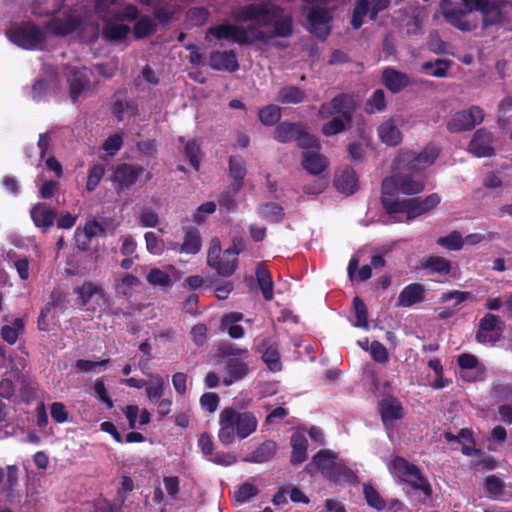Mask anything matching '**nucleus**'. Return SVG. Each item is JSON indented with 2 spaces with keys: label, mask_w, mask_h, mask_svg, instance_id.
Segmentation results:
<instances>
[{
  "label": "nucleus",
  "mask_w": 512,
  "mask_h": 512,
  "mask_svg": "<svg viewBox=\"0 0 512 512\" xmlns=\"http://www.w3.org/2000/svg\"><path fill=\"white\" fill-rule=\"evenodd\" d=\"M283 13L281 6L262 1L239 6L234 11V18L239 23H255L258 29L272 25V32L267 34L266 40L289 38L293 34V18Z\"/></svg>",
  "instance_id": "1"
},
{
  "label": "nucleus",
  "mask_w": 512,
  "mask_h": 512,
  "mask_svg": "<svg viewBox=\"0 0 512 512\" xmlns=\"http://www.w3.org/2000/svg\"><path fill=\"white\" fill-rule=\"evenodd\" d=\"M207 34L213 35L217 40H232L239 45H252L258 41L264 42L267 38V33L255 25L243 28L230 23L211 26L208 28Z\"/></svg>",
  "instance_id": "2"
},
{
  "label": "nucleus",
  "mask_w": 512,
  "mask_h": 512,
  "mask_svg": "<svg viewBox=\"0 0 512 512\" xmlns=\"http://www.w3.org/2000/svg\"><path fill=\"white\" fill-rule=\"evenodd\" d=\"M7 37L12 43L26 50L38 49L47 40L45 30L32 21L21 22L11 28L7 32Z\"/></svg>",
  "instance_id": "3"
},
{
  "label": "nucleus",
  "mask_w": 512,
  "mask_h": 512,
  "mask_svg": "<svg viewBox=\"0 0 512 512\" xmlns=\"http://www.w3.org/2000/svg\"><path fill=\"white\" fill-rule=\"evenodd\" d=\"M390 470L400 482H407L414 489L423 491L427 496L431 495V486L423 477L420 469L403 457H395L391 463Z\"/></svg>",
  "instance_id": "4"
},
{
  "label": "nucleus",
  "mask_w": 512,
  "mask_h": 512,
  "mask_svg": "<svg viewBox=\"0 0 512 512\" xmlns=\"http://www.w3.org/2000/svg\"><path fill=\"white\" fill-rule=\"evenodd\" d=\"M208 265L223 277L231 276L236 268L238 259L232 249H226L221 255V245L218 238H213L207 256Z\"/></svg>",
  "instance_id": "5"
},
{
  "label": "nucleus",
  "mask_w": 512,
  "mask_h": 512,
  "mask_svg": "<svg viewBox=\"0 0 512 512\" xmlns=\"http://www.w3.org/2000/svg\"><path fill=\"white\" fill-rule=\"evenodd\" d=\"M439 154L440 148L434 143H429L420 153L407 151L402 153L396 161L404 163L403 168L406 171L418 172L434 164Z\"/></svg>",
  "instance_id": "6"
},
{
  "label": "nucleus",
  "mask_w": 512,
  "mask_h": 512,
  "mask_svg": "<svg viewBox=\"0 0 512 512\" xmlns=\"http://www.w3.org/2000/svg\"><path fill=\"white\" fill-rule=\"evenodd\" d=\"M66 79L71 100L76 103L92 87L94 73L87 67L66 66Z\"/></svg>",
  "instance_id": "7"
},
{
  "label": "nucleus",
  "mask_w": 512,
  "mask_h": 512,
  "mask_svg": "<svg viewBox=\"0 0 512 512\" xmlns=\"http://www.w3.org/2000/svg\"><path fill=\"white\" fill-rule=\"evenodd\" d=\"M440 10L445 21L460 31L470 32L477 27L476 23L468 20L469 13L463 9L462 3L441 0Z\"/></svg>",
  "instance_id": "8"
},
{
  "label": "nucleus",
  "mask_w": 512,
  "mask_h": 512,
  "mask_svg": "<svg viewBox=\"0 0 512 512\" xmlns=\"http://www.w3.org/2000/svg\"><path fill=\"white\" fill-rule=\"evenodd\" d=\"M440 203V196L432 193L425 198L419 197L401 201L399 212L395 215H403L406 220H413L423 214L428 213Z\"/></svg>",
  "instance_id": "9"
},
{
  "label": "nucleus",
  "mask_w": 512,
  "mask_h": 512,
  "mask_svg": "<svg viewBox=\"0 0 512 512\" xmlns=\"http://www.w3.org/2000/svg\"><path fill=\"white\" fill-rule=\"evenodd\" d=\"M87 17L82 14L70 13L65 17H55L45 24V29L54 36L63 37L83 30Z\"/></svg>",
  "instance_id": "10"
},
{
  "label": "nucleus",
  "mask_w": 512,
  "mask_h": 512,
  "mask_svg": "<svg viewBox=\"0 0 512 512\" xmlns=\"http://www.w3.org/2000/svg\"><path fill=\"white\" fill-rule=\"evenodd\" d=\"M143 173L144 168L141 165L122 163L114 168L110 180L116 184L117 192H120L129 190Z\"/></svg>",
  "instance_id": "11"
},
{
  "label": "nucleus",
  "mask_w": 512,
  "mask_h": 512,
  "mask_svg": "<svg viewBox=\"0 0 512 512\" xmlns=\"http://www.w3.org/2000/svg\"><path fill=\"white\" fill-rule=\"evenodd\" d=\"M400 192V186L396 172L391 176L385 177L381 183V204L387 214L393 216L399 212L401 201L397 199Z\"/></svg>",
  "instance_id": "12"
},
{
  "label": "nucleus",
  "mask_w": 512,
  "mask_h": 512,
  "mask_svg": "<svg viewBox=\"0 0 512 512\" xmlns=\"http://www.w3.org/2000/svg\"><path fill=\"white\" fill-rule=\"evenodd\" d=\"M329 12L325 8L314 7L307 15V30L319 40L325 41L331 33Z\"/></svg>",
  "instance_id": "13"
},
{
  "label": "nucleus",
  "mask_w": 512,
  "mask_h": 512,
  "mask_svg": "<svg viewBox=\"0 0 512 512\" xmlns=\"http://www.w3.org/2000/svg\"><path fill=\"white\" fill-rule=\"evenodd\" d=\"M502 321L497 315L487 313L479 322V327L476 332V340L479 343L495 344L501 337Z\"/></svg>",
  "instance_id": "14"
},
{
  "label": "nucleus",
  "mask_w": 512,
  "mask_h": 512,
  "mask_svg": "<svg viewBox=\"0 0 512 512\" xmlns=\"http://www.w3.org/2000/svg\"><path fill=\"white\" fill-rule=\"evenodd\" d=\"M224 410L232 412V423L235 426L236 434L240 439H245L256 431L258 419L250 411L238 412L234 408L228 407Z\"/></svg>",
  "instance_id": "15"
},
{
  "label": "nucleus",
  "mask_w": 512,
  "mask_h": 512,
  "mask_svg": "<svg viewBox=\"0 0 512 512\" xmlns=\"http://www.w3.org/2000/svg\"><path fill=\"white\" fill-rule=\"evenodd\" d=\"M208 65L215 71L236 72L239 62L234 50H213L209 54Z\"/></svg>",
  "instance_id": "16"
},
{
  "label": "nucleus",
  "mask_w": 512,
  "mask_h": 512,
  "mask_svg": "<svg viewBox=\"0 0 512 512\" xmlns=\"http://www.w3.org/2000/svg\"><path fill=\"white\" fill-rule=\"evenodd\" d=\"M7 477L1 486V493L5 501L10 505L20 504L21 495L19 492V468L17 465H8Z\"/></svg>",
  "instance_id": "17"
},
{
  "label": "nucleus",
  "mask_w": 512,
  "mask_h": 512,
  "mask_svg": "<svg viewBox=\"0 0 512 512\" xmlns=\"http://www.w3.org/2000/svg\"><path fill=\"white\" fill-rule=\"evenodd\" d=\"M492 133L484 128L478 129L469 143L468 150L476 157H491L494 155Z\"/></svg>",
  "instance_id": "18"
},
{
  "label": "nucleus",
  "mask_w": 512,
  "mask_h": 512,
  "mask_svg": "<svg viewBox=\"0 0 512 512\" xmlns=\"http://www.w3.org/2000/svg\"><path fill=\"white\" fill-rule=\"evenodd\" d=\"M334 186L342 194L347 196L354 194L359 187L358 176L355 170L350 166H346L337 171L334 177Z\"/></svg>",
  "instance_id": "19"
},
{
  "label": "nucleus",
  "mask_w": 512,
  "mask_h": 512,
  "mask_svg": "<svg viewBox=\"0 0 512 512\" xmlns=\"http://www.w3.org/2000/svg\"><path fill=\"white\" fill-rule=\"evenodd\" d=\"M74 293L78 295L76 301L81 307L86 306L92 300H95L98 304L106 302L103 288L90 281H86L81 286L76 287Z\"/></svg>",
  "instance_id": "20"
},
{
  "label": "nucleus",
  "mask_w": 512,
  "mask_h": 512,
  "mask_svg": "<svg viewBox=\"0 0 512 512\" xmlns=\"http://www.w3.org/2000/svg\"><path fill=\"white\" fill-rule=\"evenodd\" d=\"M397 165L399 169H403L405 171L396 172L398 184L400 186V192L405 195H415L421 193L425 188L423 180L420 177L414 175L415 172L406 171L403 166H401V163L397 162Z\"/></svg>",
  "instance_id": "21"
},
{
  "label": "nucleus",
  "mask_w": 512,
  "mask_h": 512,
  "mask_svg": "<svg viewBox=\"0 0 512 512\" xmlns=\"http://www.w3.org/2000/svg\"><path fill=\"white\" fill-rule=\"evenodd\" d=\"M335 113L340 114L342 118L351 126L353 114L357 108V103L353 95L340 93L333 97L330 101Z\"/></svg>",
  "instance_id": "22"
},
{
  "label": "nucleus",
  "mask_w": 512,
  "mask_h": 512,
  "mask_svg": "<svg viewBox=\"0 0 512 512\" xmlns=\"http://www.w3.org/2000/svg\"><path fill=\"white\" fill-rule=\"evenodd\" d=\"M380 413L383 424L389 429L395 420L403 417V408L397 398L387 397L380 403Z\"/></svg>",
  "instance_id": "23"
},
{
  "label": "nucleus",
  "mask_w": 512,
  "mask_h": 512,
  "mask_svg": "<svg viewBox=\"0 0 512 512\" xmlns=\"http://www.w3.org/2000/svg\"><path fill=\"white\" fill-rule=\"evenodd\" d=\"M425 287L419 283L407 285L399 294L397 299V307H411L420 303L425 297Z\"/></svg>",
  "instance_id": "24"
},
{
  "label": "nucleus",
  "mask_w": 512,
  "mask_h": 512,
  "mask_svg": "<svg viewBox=\"0 0 512 512\" xmlns=\"http://www.w3.org/2000/svg\"><path fill=\"white\" fill-rule=\"evenodd\" d=\"M382 83L392 93H399L408 86L409 77L403 72L388 67L382 72Z\"/></svg>",
  "instance_id": "25"
},
{
  "label": "nucleus",
  "mask_w": 512,
  "mask_h": 512,
  "mask_svg": "<svg viewBox=\"0 0 512 512\" xmlns=\"http://www.w3.org/2000/svg\"><path fill=\"white\" fill-rule=\"evenodd\" d=\"M328 164V159L319 151H303L302 166L309 174L320 175L326 170Z\"/></svg>",
  "instance_id": "26"
},
{
  "label": "nucleus",
  "mask_w": 512,
  "mask_h": 512,
  "mask_svg": "<svg viewBox=\"0 0 512 512\" xmlns=\"http://www.w3.org/2000/svg\"><path fill=\"white\" fill-rule=\"evenodd\" d=\"M508 4L507 0H489L486 8L481 12L484 27L496 26L502 22V8Z\"/></svg>",
  "instance_id": "27"
},
{
  "label": "nucleus",
  "mask_w": 512,
  "mask_h": 512,
  "mask_svg": "<svg viewBox=\"0 0 512 512\" xmlns=\"http://www.w3.org/2000/svg\"><path fill=\"white\" fill-rule=\"evenodd\" d=\"M229 177L232 179V189L234 194L239 192L243 187V181L247 174L244 160L240 156L229 157Z\"/></svg>",
  "instance_id": "28"
},
{
  "label": "nucleus",
  "mask_w": 512,
  "mask_h": 512,
  "mask_svg": "<svg viewBox=\"0 0 512 512\" xmlns=\"http://www.w3.org/2000/svg\"><path fill=\"white\" fill-rule=\"evenodd\" d=\"M377 132L381 141L388 146H397L402 141V133L393 119L384 121Z\"/></svg>",
  "instance_id": "29"
},
{
  "label": "nucleus",
  "mask_w": 512,
  "mask_h": 512,
  "mask_svg": "<svg viewBox=\"0 0 512 512\" xmlns=\"http://www.w3.org/2000/svg\"><path fill=\"white\" fill-rule=\"evenodd\" d=\"M336 460L337 455L331 450H320L314 455L312 462L307 465V470L311 473L312 470L310 467L314 466L324 477L330 476L329 471Z\"/></svg>",
  "instance_id": "30"
},
{
  "label": "nucleus",
  "mask_w": 512,
  "mask_h": 512,
  "mask_svg": "<svg viewBox=\"0 0 512 512\" xmlns=\"http://www.w3.org/2000/svg\"><path fill=\"white\" fill-rule=\"evenodd\" d=\"M103 37L110 42H117L126 39L131 29L128 25L119 23L120 21H114V19H108L103 21Z\"/></svg>",
  "instance_id": "31"
},
{
  "label": "nucleus",
  "mask_w": 512,
  "mask_h": 512,
  "mask_svg": "<svg viewBox=\"0 0 512 512\" xmlns=\"http://www.w3.org/2000/svg\"><path fill=\"white\" fill-rule=\"evenodd\" d=\"M179 246V250L182 253L186 254H197L202 246V239L198 230L194 228H189L185 231V237L182 244L174 243L172 244L173 249H177Z\"/></svg>",
  "instance_id": "32"
},
{
  "label": "nucleus",
  "mask_w": 512,
  "mask_h": 512,
  "mask_svg": "<svg viewBox=\"0 0 512 512\" xmlns=\"http://www.w3.org/2000/svg\"><path fill=\"white\" fill-rule=\"evenodd\" d=\"M306 98V93L298 86L286 85L279 89L276 101L283 105L300 104Z\"/></svg>",
  "instance_id": "33"
},
{
  "label": "nucleus",
  "mask_w": 512,
  "mask_h": 512,
  "mask_svg": "<svg viewBox=\"0 0 512 512\" xmlns=\"http://www.w3.org/2000/svg\"><path fill=\"white\" fill-rule=\"evenodd\" d=\"M104 233L103 226H78L74 238L79 249L87 250L92 238Z\"/></svg>",
  "instance_id": "34"
},
{
  "label": "nucleus",
  "mask_w": 512,
  "mask_h": 512,
  "mask_svg": "<svg viewBox=\"0 0 512 512\" xmlns=\"http://www.w3.org/2000/svg\"><path fill=\"white\" fill-rule=\"evenodd\" d=\"M232 412L229 410H222L219 416L221 428L218 433L220 442L225 445L231 444L236 434L235 426L232 423Z\"/></svg>",
  "instance_id": "35"
},
{
  "label": "nucleus",
  "mask_w": 512,
  "mask_h": 512,
  "mask_svg": "<svg viewBox=\"0 0 512 512\" xmlns=\"http://www.w3.org/2000/svg\"><path fill=\"white\" fill-rule=\"evenodd\" d=\"M422 267L429 270L430 274L448 275L451 271V262L438 255H428L421 261Z\"/></svg>",
  "instance_id": "36"
},
{
  "label": "nucleus",
  "mask_w": 512,
  "mask_h": 512,
  "mask_svg": "<svg viewBox=\"0 0 512 512\" xmlns=\"http://www.w3.org/2000/svg\"><path fill=\"white\" fill-rule=\"evenodd\" d=\"M302 126L303 125L301 123L287 121L281 122L274 130V139L280 143H288L293 140L296 141Z\"/></svg>",
  "instance_id": "37"
},
{
  "label": "nucleus",
  "mask_w": 512,
  "mask_h": 512,
  "mask_svg": "<svg viewBox=\"0 0 512 512\" xmlns=\"http://www.w3.org/2000/svg\"><path fill=\"white\" fill-rule=\"evenodd\" d=\"M30 216L34 224H54L57 212L46 203H37L30 210Z\"/></svg>",
  "instance_id": "38"
},
{
  "label": "nucleus",
  "mask_w": 512,
  "mask_h": 512,
  "mask_svg": "<svg viewBox=\"0 0 512 512\" xmlns=\"http://www.w3.org/2000/svg\"><path fill=\"white\" fill-rule=\"evenodd\" d=\"M292 452L290 461L292 464H300L307 459L308 442L304 434L294 433L291 436Z\"/></svg>",
  "instance_id": "39"
},
{
  "label": "nucleus",
  "mask_w": 512,
  "mask_h": 512,
  "mask_svg": "<svg viewBox=\"0 0 512 512\" xmlns=\"http://www.w3.org/2000/svg\"><path fill=\"white\" fill-rule=\"evenodd\" d=\"M63 4L64 0H34L31 11L37 17H47L60 11Z\"/></svg>",
  "instance_id": "40"
},
{
  "label": "nucleus",
  "mask_w": 512,
  "mask_h": 512,
  "mask_svg": "<svg viewBox=\"0 0 512 512\" xmlns=\"http://www.w3.org/2000/svg\"><path fill=\"white\" fill-rule=\"evenodd\" d=\"M277 450L276 442L272 440H267L263 442L256 450L252 452V454L246 457L244 460L246 462L252 463H263L265 461L270 460Z\"/></svg>",
  "instance_id": "41"
},
{
  "label": "nucleus",
  "mask_w": 512,
  "mask_h": 512,
  "mask_svg": "<svg viewBox=\"0 0 512 512\" xmlns=\"http://www.w3.org/2000/svg\"><path fill=\"white\" fill-rule=\"evenodd\" d=\"M256 278L264 299L271 301L273 299V281L270 272L262 263L257 265Z\"/></svg>",
  "instance_id": "42"
},
{
  "label": "nucleus",
  "mask_w": 512,
  "mask_h": 512,
  "mask_svg": "<svg viewBox=\"0 0 512 512\" xmlns=\"http://www.w3.org/2000/svg\"><path fill=\"white\" fill-rule=\"evenodd\" d=\"M451 64V60L437 58L435 61L424 62L421 68L423 71H425L426 73L433 77L444 78L447 76Z\"/></svg>",
  "instance_id": "43"
},
{
  "label": "nucleus",
  "mask_w": 512,
  "mask_h": 512,
  "mask_svg": "<svg viewBox=\"0 0 512 512\" xmlns=\"http://www.w3.org/2000/svg\"><path fill=\"white\" fill-rule=\"evenodd\" d=\"M245 357H231L225 362V370L228 375L234 376V379L242 380L250 371L249 366L244 362Z\"/></svg>",
  "instance_id": "44"
},
{
  "label": "nucleus",
  "mask_w": 512,
  "mask_h": 512,
  "mask_svg": "<svg viewBox=\"0 0 512 512\" xmlns=\"http://www.w3.org/2000/svg\"><path fill=\"white\" fill-rule=\"evenodd\" d=\"M329 474L330 476H326L325 478L334 482L345 481L352 483L357 479V475L350 468L337 460L333 464Z\"/></svg>",
  "instance_id": "45"
},
{
  "label": "nucleus",
  "mask_w": 512,
  "mask_h": 512,
  "mask_svg": "<svg viewBox=\"0 0 512 512\" xmlns=\"http://www.w3.org/2000/svg\"><path fill=\"white\" fill-rule=\"evenodd\" d=\"M469 117L465 110L456 112L447 124L448 130L453 133L472 130L473 121Z\"/></svg>",
  "instance_id": "46"
},
{
  "label": "nucleus",
  "mask_w": 512,
  "mask_h": 512,
  "mask_svg": "<svg viewBox=\"0 0 512 512\" xmlns=\"http://www.w3.org/2000/svg\"><path fill=\"white\" fill-rule=\"evenodd\" d=\"M156 31V24L148 17L143 16L133 26V36L136 40L144 39Z\"/></svg>",
  "instance_id": "47"
},
{
  "label": "nucleus",
  "mask_w": 512,
  "mask_h": 512,
  "mask_svg": "<svg viewBox=\"0 0 512 512\" xmlns=\"http://www.w3.org/2000/svg\"><path fill=\"white\" fill-rule=\"evenodd\" d=\"M369 12V0H357L354 4L350 24L358 30L364 23V18Z\"/></svg>",
  "instance_id": "48"
},
{
  "label": "nucleus",
  "mask_w": 512,
  "mask_h": 512,
  "mask_svg": "<svg viewBox=\"0 0 512 512\" xmlns=\"http://www.w3.org/2000/svg\"><path fill=\"white\" fill-rule=\"evenodd\" d=\"M385 92L382 89H377L367 99L364 110L368 114L381 112L386 108Z\"/></svg>",
  "instance_id": "49"
},
{
  "label": "nucleus",
  "mask_w": 512,
  "mask_h": 512,
  "mask_svg": "<svg viewBox=\"0 0 512 512\" xmlns=\"http://www.w3.org/2000/svg\"><path fill=\"white\" fill-rule=\"evenodd\" d=\"M260 122L265 126L276 124L281 118V109L275 104H269L258 111Z\"/></svg>",
  "instance_id": "50"
},
{
  "label": "nucleus",
  "mask_w": 512,
  "mask_h": 512,
  "mask_svg": "<svg viewBox=\"0 0 512 512\" xmlns=\"http://www.w3.org/2000/svg\"><path fill=\"white\" fill-rule=\"evenodd\" d=\"M146 280L150 285L159 288L168 287L173 283L170 275L159 268L151 269L146 275Z\"/></svg>",
  "instance_id": "51"
},
{
  "label": "nucleus",
  "mask_w": 512,
  "mask_h": 512,
  "mask_svg": "<svg viewBox=\"0 0 512 512\" xmlns=\"http://www.w3.org/2000/svg\"><path fill=\"white\" fill-rule=\"evenodd\" d=\"M118 0H95L94 9L96 14L102 21L114 19L113 14L116 13Z\"/></svg>",
  "instance_id": "52"
},
{
  "label": "nucleus",
  "mask_w": 512,
  "mask_h": 512,
  "mask_svg": "<svg viewBox=\"0 0 512 512\" xmlns=\"http://www.w3.org/2000/svg\"><path fill=\"white\" fill-rule=\"evenodd\" d=\"M24 328V323L20 318L14 320L13 325H4L1 328L2 339L10 345L16 343L19 337V332Z\"/></svg>",
  "instance_id": "53"
},
{
  "label": "nucleus",
  "mask_w": 512,
  "mask_h": 512,
  "mask_svg": "<svg viewBox=\"0 0 512 512\" xmlns=\"http://www.w3.org/2000/svg\"><path fill=\"white\" fill-rule=\"evenodd\" d=\"M363 493L369 506L376 510H383L386 507L385 500L377 492V490L370 484L363 485Z\"/></svg>",
  "instance_id": "54"
},
{
  "label": "nucleus",
  "mask_w": 512,
  "mask_h": 512,
  "mask_svg": "<svg viewBox=\"0 0 512 512\" xmlns=\"http://www.w3.org/2000/svg\"><path fill=\"white\" fill-rule=\"evenodd\" d=\"M298 146L304 151H319L321 149L317 138L310 135L302 126L296 138Z\"/></svg>",
  "instance_id": "55"
},
{
  "label": "nucleus",
  "mask_w": 512,
  "mask_h": 512,
  "mask_svg": "<svg viewBox=\"0 0 512 512\" xmlns=\"http://www.w3.org/2000/svg\"><path fill=\"white\" fill-rule=\"evenodd\" d=\"M436 242L441 247L450 251H458L464 245V240L457 231H453L445 237H439Z\"/></svg>",
  "instance_id": "56"
},
{
  "label": "nucleus",
  "mask_w": 512,
  "mask_h": 512,
  "mask_svg": "<svg viewBox=\"0 0 512 512\" xmlns=\"http://www.w3.org/2000/svg\"><path fill=\"white\" fill-rule=\"evenodd\" d=\"M353 307L356 316V322L354 323V326L367 330L369 328L368 311L365 303L359 297H355L353 299Z\"/></svg>",
  "instance_id": "57"
},
{
  "label": "nucleus",
  "mask_w": 512,
  "mask_h": 512,
  "mask_svg": "<svg viewBox=\"0 0 512 512\" xmlns=\"http://www.w3.org/2000/svg\"><path fill=\"white\" fill-rule=\"evenodd\" d=\"M348 126L347 121L342 117H333L322 126V133L326 137H331L343 132Z\"/></svg>",
  "instance_id": "58"
},
{
  "label": "nucleus",
  "mask_w": 512,
  "mask_h": 512,
  "mask_svg": "<svg viewBox=\"0 0 512 512\" xmlns=\"http://www.w3.org/2000/svg\"><path fill=\"white\" fill-rule=\"evenodd\" d=\"M104 174L105 168L103 164L93 165L88 172L86 190L89 192L94 191L96 187L99 185Z\"/></svg>",
  "instance_id": "59"
},
{
  "label": "nucleus",
  "mask_w": 512,
  "mask_h": 512,
  "mask_svg": "<svg viewBox=\"0 0 512 512\" xmlns=\"http://www.w3.org/2000/svg\"><path fill=\"white\" fill-rule=\"evenodd\" d=\"M164 380L160 375H153L150 385H146V392L149 400L155 402L163 395Z\"/></svg>",
  "instance_id": "60"
},
{
  "label": "nucleus",
  "mask_w": 512,
  "mask_h": 512,
  "mask_svg": "<svg viewBox=\"0 0 512 512\" xmlns=\"http://www.w3.org/2000/svg\"><path fill=\"white\" fill-rule=\"evenodd\" d=\"M200 145L195 141L191 140L188 141L185 145V155L188 158L190 165L196 170H199L200 167V161H199V154H200Z\"/></svg>",
  "instance_id": "61"
},
{
  "label": "nucleus",
  "mask_w": 512,
  "mask_h": 512,
  "mask_svg": "<svg viewBox=\"0 0 512 512\" xmlns=\"http://www.w3.org/2000/svg\"><path fill=\"white\" fill-rule=\"evenodd\" d=\"M262 359L271 371L276 372L281 370L280 354L276 348H267L262 354Z\"/></svg>",
  "instance_id": "62"
},
{
  "label": "nucleus",
  "mask_w": 512,
  "mask_h": 512,
  "mask_svg": "<svg viewBox=\"0 0 512 512\" xmlns=\"http://www.w3.org/2000/svg\"><path fill=\"white\" fill-rule=\"evenodd\" d=\"M258 492L259 490L256 486L244 483L235 491L234 498L237 502L243 503L256 496Z\"/></svg>",
  "instance_id": "63"
},
{
  "label": "nucleus",
  "mask_w": 512,
  "mask_h": 512,
  "mask_svg": "<svg viewBox=\"0 0 512 512\" xmlns=\"http://www.w3.org/2000/svg\"><path fill=\"white\" fill-rule=\"evenodd\" d=\"M492 393L501 401H512V384L495 382L492 386Z\"/></svg>",
  "instance_id": "64"
}]
</instances>
